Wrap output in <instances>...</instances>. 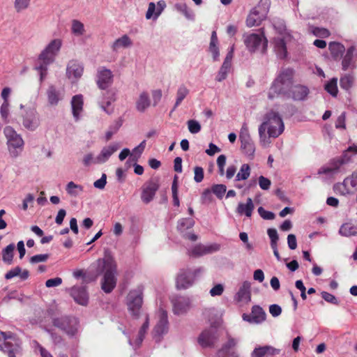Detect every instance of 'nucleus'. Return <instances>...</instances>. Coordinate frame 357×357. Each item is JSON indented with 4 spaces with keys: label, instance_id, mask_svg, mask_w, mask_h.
I'll return each mask as SVG.
<instances>
[{
    "label": "nucleus",
    "instance_id": "4d7b16f0",
    "mask_svg": "<svg viewBox=\"0 0 357 357\" xmlns=\"http://www.w3.org/2000/svg\"><path fill=\"white\" fill-rule=\"evenodd\" d=\"M194 180L197 183H200L204 179V169L201 167H195L194 169Z\"/></svg>",
    "mask_w": 357,
    "mask_h": 357
},
{
    "label": "nucleus",
    "instance_id": "2f4dec72",
    "mask_svg": "<svg viewBox=\"0 0 357 357\" xmlns=\"http://www.w3.org/2000/svg\"><path fill=\"white\" fill-rule=\"evenodd\" d=\"M151 105L149 94L142 92L136 102V108L140 112H144Z\"/></svg>",
    "mask_w": 357,
    "mask_h": 357
},
{
    "label": "nucleus",
    "instance_id": "cd10ccee",
    "mask_svg": "<svg viewBox=\"0 0 357 357\" xmlns=\"http://www.w3.org/2000/svg\"><path fill=\"white\" fill-rule=\"evenodd\" d=\"M119 148V144H114L107 147H104L100 155L97 157V162L101 163L106 162L108 158Z\"/></svg>",
    "mask_w": 357,
    "mask_h": 357
},
{
    "label": "nucleus",
    "instance_id": "6ab92c4d",
    "mask_svg": "<svg viewBox=\"0 0 357 357\" xmlns=\"http://www.w3.org/2000/svg\"><path fill=\"white\" fill-rule=\"evenodd\" d=\"M355 51V46L351 45L347 50L344 56L342 55V68L343 70L356 68V59L357 58V54H354Z\"/></svg>",
    "mask_w": 357,
    "mask_h": 357
},
{
    "label": "nucleus",
    "instance_id": "473e14b6",
    "mask_svg": "<svg viewBox=\"0 0 357 357\" xmlns=\"http://www.w3.org/2000/svg\"><path fill=\"white\" fill-rule=\"evenodd\" d=\"M339 234L346 237L357 236V225L350 222L344 223L340 227Z\"/></svg>",
    "mask_w": 357,
    "mask_h": 357
},
{
    "label": "nucleus",
    "instance_id": "37998d69",
    "mask_svg": "<svg viewBox=\"0 0 357 357\" xmlns=\"http://www.w3.org/2000/svg\"><path fill=\"white\" fill-rule=\"evenodd\" d=\"M195 222L192 218H182L178 222L177 228L180 231L183 232L186 229L192 228Z\"/></svg>",
    "mask_w": 357,
    "mask_h": 357
},
{
    "label": "nucleus",
    "instance_id": "aec40b11",
    "mask_svg": "<svg viewBox=\"0 0 357 357\" xmlns=\"http://www.w3.org/2000/svg\"><path fill=\"white\" fill-rule=\"evenodd\" d=\"M280 353V349L271 345L258 346L251 353L250 357H272Z\"/></svg>",
    "mask_w": 357,
    "mask_h": 357
},
{
    "label": "nucleus",
    "instance_id": "58836bf2",
    "mask_svg": "<svg viewBox=\"0 0 357 357\" xmlns=\"http://www.w3.org/2000/svg\"><path fill=\"white\" fill-rule=\"evenodd\" d=\"M66 190L69 195L75 197L83 191V187L73 181H70L66 185Z\"/></svg>",
    "mask_w": 357,
    "mask_h": 357
},
{
    "label": "nucleus",
    "instance_id": "864d4df0",
    "mask_svg": "<svg viewBox=\"0 0 357 357\" xmlns=\"http://www.w3.org/2000/svg\"><path fill=\"white\" fill-rule=\"evenodd\" d=\"M49 257L50 255L48 254L36 255L30 258V263L37 264L40 262H44L49 259Z\"/></svg>",
    "mask_w": 357,
    "mask_h": 357
},
{
    "label": "nucleus",
    "instance_id": "de8ad7c7",
    "mask_svg": "<svg viewBox=\"0 0 357 357\" xmlns=\"http://www.w3.org/2000/svg\"><path fill=\"white\" fill-rule=\"evenodd\" d=\"M227 187L224 184H215L211 188V192L215 194L217 197L221 199L225 194Z\"/></svg>",
    "mask_w": 357,
    "mask_h": 357
},
{
    "label": "nucleus",
    "instance_id": "603ef678",
    "mask_svg": "<svg viewBox=\"0 0 357 357\" xmlns=\"http://www.w3.org/2000/svg\"><path fill=\"white\" fill-rule=\"evenodd\" d=\"M245 298V282H244L240 287L238 291L236 293L234 300L236 303L242 302Z\"/></svg>",
    "mask_w": 357,
    "mask_h": 357
},
{
    "label": "nucleus",
    "instance_id": "69168bd1",
    "mask_svg": "<svg viewBox=\"0 0 357 357\" xmlns=\"http://www.w3.org/2000/svg\"><path fill=\"white\" fill-rule=\"evenodd\" d=\"M271 184V182L268 178H267L263 176H259V185L262 190L269 189Z\"/></svg>",
    "mask_w": 357,
    "mask_h": 357
},
{
    "label": "nucleus",
    "instance_id": "0eeeda50",
    "mask_svg": "<svg viewBox=\"0 0 357 357\" xmlns=\"http://www.w3.org/2000/svg\"><path fill=\"white\" fill-rule=\"evenodd\" d=\"M203 269L202 268L191 269H181L176 278V287L178 289H187L190 287L195 278L199 275Z\"/></svg>",
    "mask_w": 357,
    "mask_h": 357
},
{
    "label": "nucleus",
    "instance_id": "dca6fc26",
    "mask_svg": "<svg viewBox=\"0 0 357 357\" xmlns=\"http://www.w3.org/2000/svg\"><path fill=\"white\" fill-rule=\"evenodd\" d=\"M167 313L165 310H160V319L153 329V337L156 341H160L162 335L168 331Z\"/></svg>",
    "mask_w": 357,
    "mask_h": 357
},
{
    "label": "nucleus",
    "instance_id": "2eb2a0df",
    "mask_svg": "<svg viewBox=\"0 0 357 357\" xmlns=\"http://www.w3.org/2000/svg\"><path fill=\"white\" fill-rule=\"evenodd\" d=\"M220 248V245L217 243H213L208 245L197 244L188 251V255L193 257H199L218 251Z\"/></svg>",
    "mask_w": 357,
    "mask_h": 357
},
{
    "label": "nucleus",
    "instance_id": "e2e57ef3",
    "mask_svg": "<svg viewBox=\"0 0 357 357\" xmlns=\"http://www.w3.org/2000/svg\"><path fill=\"white\" fill-rule=\"evenodd\" d=\"M269 312L273 317H277L282 313V308L277 304H273L269 306Z\"/></svg>",
    "mask_w": 357,
    "mask_h": 357
},
{
    "label": "nucleus",
    "instance_id": "c03bdc74",
    "mask_svg": "<svg viewBox=\"0 0 357 357\" xmlns=\"http://www.w3.org/2000/svg\"><path fill=\"white\" fill-rule=\"evenodd\" d=\"M9 337L8 335L4 332L0 331V349L3 350L5 353L8 354V352L6 351L7 349L6 347L12 349L15 346H18L17 344L12 345L9 342H6V340Z\"/></svg>",
    "mask_w": 357,
    "mask_h": 357
},
{
    "label": "nucleus",
    "instance_id": "f3484780",
    "mask_svg": "<svg viewBox=\"0 0 357 357\" xmlns=\"http://www.w3.org/2000/svg\"><path fill=\"white\" fill-rule=\"evenodd\" d=\"M158 188L159 184L157 181L151 180L146 183L142 187L141 194V199L142 202L145 204H149L151 202L155 197V195Z\"/></svg>",
    "mask_w": 357,
    "mask_h": 357
},
{
    "label": "nucleus",
    "instance_id": "72a5a7b5",
    "mask_svg": "<svg viewBox=\"0 0 357 357\" xmlns=\"http://www.w3.org/2000/svg\"><path fill=\"white\" fill-rule=\"evenodd\" d=\"M275 51L278 57L284 59L287 56L286 43L283 38H278L275 39L274 42Z\"/></svg>",
    "mask_w": 357,
    "mask_h": 357
},
{
    "label": "nucleus",
    "instance_id": "7c9ffc66",
    "mask_svg": "<svg viewBox=\"0 0 357 357\" xmlns=\"http://www.w3.org/2000/svg\"><path fill=\"white\" fill-rule=\"evenodd\" d=\"M83 73V67L75 61H71L67 67V74L69 77L79 78Z\"/></svg>",
    "mask_w": 357,
    "mask_h": 357
},
{
    "label": "nucleus",
    "instance_id": "f704fd0d",
    "mask_svg": "<svg viewBox=\"0 0 357 357\" xmlns=\"http://www.w3.org/2000/svg\"><path fill=\"white\" fill-rule=\"evenodd\" d=\"M355 77L353 73H347L341 76L340 85L342 89L349 91L354 85Z\"/></svg>",
    "mask_w": 357,
    "mask_h": 357
},
{
    "label": "nucleus",
    "instance_id": "f257e3e1",
    "mask_svg": "<svg viewBox=\"0 0 357 357\" xmlns=\"http://www.w3.org/2000/svg\"><path fill=\"white\" fill-rule=\"evenodd\" d=\"M97 275H102L101 289L106 294L111 293L116 286L117 264L109 252H105L104 257L96 261Z\"/></svg>",
    "mask_w": 357,
    "mask_h": 357
},
{
    "label": "nucleus",
    "instance_id": "0e129e2a",
    "mask_svg": "<svg viewBox=\"0 0 357 357\" xmlns=\"http://www.w3.org/2000/svg\"><path fill=\"white\" fill-rule=\"evenodd\" d=\"M318 173L319 174H326V176H332L333 175L337 174L335 172H333V169L331 168V167H330V165L328 164L321 167L319 169Z\"/></svg>",
    "mask_w": 357,
    "mask_h": 357
},
{
    "label": "nucleus",
    "instance_id": "ea45409f",
    "mask_svg": "<svg viewBox=\"0 0 357 357\" xmlns=\"http://www.w3.org/2000/svg\"><path fill=\"white\" fill-rule=\"evenodd\" d=\"M324 89L332 96L336 97L338 93L337 79L336 77L332 78L325 84Z\"/></svg>",
    "mask_w": 357,
    "mask_h": 357
},
{
    "label": "nucleus",
    "instance_id": "f8f14e48",
    "mask_svg": "<svg viewBox=\"0 0 357 357\" xmlns=\"http://www.w3.org/2000/svg\"><path fill=\"white\" fill-rule=\"evenodd\" d=\"M114 75L112 72L105 67H100L98 69L96 75V84L101 90H106L113 83Z\"/></svg>",
    "mask_w": 357,
    "mask_h": 357
},
{
    "label": "nucleus",
    "instance_id": "774afa93",
    "mask_svg": "<svg viewBox=\"0 0 357 357\" xmlns=\"http://www.w3.org/2000/svg\"><path fill=\"white\" fill-rule=\"evenodd\" d=\"M61 283L62 279L61 278L56 277L47 280L45 282V285L47 287H54L59 286Z\"/></svg>",
    "mask_w": 357,
    "mask_h": 357
},
{
    "label": "nucleus",
    "instance_id": "a211bd4d",
    "mask_svg": "<svg viewBox=\"0 0 357 357\" xmlns=\"http://www.w3.org/2000/svg\"><path fill=\"white\" fill-rule=\"evenodd\" d=\"M23 126L28 130H36L39 124V116L36 109H29L23 116Z\"/></svg>",
    "mask_w": 357,
    "mask_h": 357
},
{
    "label": "nucleus",
    "instance_id": "ddd939ff",
    "mask_svg": "<svg viewBox=\"0 0 357 357\" xmlns=\"http://www.w3.org/2000/svg\"><path fill=\"white\" fill-rule=\"evenodd\" d=\"M335 189L344 195L357 190V170L354 171L351 176L345 178L342 183L337 184Z\"/></svg>",
    "mask_w": 357,
    "mask_h": 357
},
{
    "label": "nucleus",
    "instance_id": "6e6552de",
    "mask_svg": "<svg viewBox=\"0 0 357 357\" xmlns=\"http://www.w3.org/2000/svg\"><path fill=\"white\" fill-rule=\"evenodd\" d=\"M52 324L70 336H74L77 332L78 320L75 317L63 316L54 318Z\"/></svg>",
    "mask_w": 357,
    "mask_h": 357
},
{
    "label": "nucleus",
    "instance_id": "09e8293b",
    "mask_svg": "<svg viewBox=\"0 0 357 357\" xmlns=\"http://www.w3.org/2000/svg\"><path fill=\"white\" fill-rule=\"evenodd\" d=\"M72 32L74 34L77 35V36L82 35L84 32V24L81 22H79L77 20H73V22H72Z\"/></svg>",
    "mask_w": 357,
    "mask_h": 357
},
{
    "label": "nucleus",
    "instance_id": "412c9836",
    "mask_svg": "<svg viewBox=\"0 0 357 357\" xmlns=\"http://www.w3.org/2000/svg\"><path fill=\"white\" fill-rule=\"evenodd\" d=\"M266 319V314L259 305H254L250 314H247V321L254 324H261Z\"/></svg>",
    "mask_w": 357,
    "mask_h": 357
},
{
    "label": "nucleus",
    "instance_id": "4468645a",
    "mask_svg": "<svg viewBox=\"0 0 357 357\" xmlns=\"http://www.w3.org/2000/svg\"><path fill=\"white\" fill-rule=\"evenodd\" d=\"M350 153L357 154V145L353 144L349 146L348 149L344 151L342 158L334 159L331 162L328 163L330 167H331V168L333 169V172L337 174L342 172V165L350 160Z\"/></svg>",
    "mask_w": 357,
    "mask_h": 357
},
{
    "label": "nucleus",
    "instance_id": "a18cd8bd",
    "mask_svg": "<svg viewBox=\"0 0 357 357\" xmlns=\"http://www.w3.org/2000/svg\"><path fill=\"white\" fill-rule=\"evenodd\" d=\"M148 328H149V317H148V316H146V321L142 326L141 328L139 329V333H138V337L135 341V344L137 347H139L140 344H142V342L144 338L145 333H146V331L148 330Z\"/></svg>",
    "mask_w": 357,
    "mask_h": 357
},
{
    "label": "nucleus",
    "instance_id": "f03ea898",
    "mask_svg": "<svg viewBox=\"0 0 357 357\" xmlns=\"http://www.w3.org/2000/svg\"><path fill=\"white\" fill-rule=\"evenodd\" d=\"M284 129V126L280 116L275 112H268L264 116V121L259 128L261 143L266 146L271 143L270 138H276L280 135Z\"/></svg>",
    "mask_w": 357,
    "mask_h": 357
},
{
    "label": "nucleus",
    "instance_id": "5fc2aeb1",
    "mask_svg": "<svg viewBox=\"0 0 357 357\" xmlns=\"http://www.w3.org/2000/svg\"><path fill=\"white\" fill-rule=\"evenodd\" d=\"M259 215L264 220H273L275 218V214L271 211H266L263 207L258 208Z\"/></svg>",
    "mask_w": 357,
    "mask_h": 357
},
{
    "label": "nucleus",
    "instance_id": "13d9d810",
    "mask_svg": "<svg viewBox=\"0 0 357 357\" xmlns=\"http://www.w3.org/2000/svg\"><path fill=\"white\" fill-rule=\"evenodd\" d=\"M8 357H19L22 356V349L20 346H15L12 349L6 347Z\"/></svg>",
    "mask_w": 357,
    "mask_h": 357
},
{
    "label": "nucleus",
    "instance_id": "9d476101",
    "mask_svg": "<svg viewBox=\"0 0 357 357\" xmlns=\"http://www.w3.org/2000/svg\"><path fill=\"white\" fill-rule=\"evenodd\" d=\"M143 287H137L135 289L131 290L128 295V306L130 313L138 317L142 305Z\"/></svg>",
    "mask_w": 357,
    "mask_h": 357
},
{
    "label": "nucleus",
    "instance_id": "c756f323",
    "mask_svg": "<svg viewBox=\"0 0 357 357\" xmlns=\"http://www.w3.org/2000/svg\"><path fill=\"white\" fill-rule=\"evenodd\" d=\"M15 276H20L22 280H26L29 277V271L26 269L22 271L20 266H16L6 273L5 278L10 280Z\"/></svg>",
    "mask_w": 357,
    "mask_h": 357
},
{
    "label": "nucleus",
    "instance_id": "393cba45",
    "mask_svg": "<svg viewBox=\"0 0 357 357\" xmlns=\"http://www.w3.org/2000/svg\"><path fill=\"white\" fill-rule=\"evenodd\" d=\"M105 91L102 93V99L100 102V105L105 112L109 114L110 112L107 109V107L112 102L116 100V91L112 89H107Z\"/></svg>",
    "mask_w": 357,
    "mask_h": 357
},
{
    "label": "nucleus",
    "instance_id": "e433bc0d",
    "mask_svg": "<svg viewBox=\"0 0 357 357\" xmlns=\"http://www.w3.org/2000/svg\"><path fill=\"white\" fill-rule=\"evenodd\" d=\"M48 102L52 105H56L60 100L59 92L54 86H49L47 91Z\"/></svg>",
    "mask_w": 357,
    "mask_h": 357
},
{
    "label": "nucleus",
    "instance_id": "8fccbe9b",
    "mask_svg": "<svg viewBox=\"0 0 357 357\" xmlns=\"http://www.w3.org/2000/svg\"><path fill=\"white\" fill-rule=\"evenodd\" d=\"M31 0H15L14 7L17 13L26 9L30 4Z\"/></svg>",
    "mask_w": 357,
    "mask_h": 357
},
{
    "label": "nucleus",
    "instance_id": "3c124183",
    "mask_svg": "<svg viewBox=\"0 0 357 357\" xmlns=\"http://www.w3.org/2000/svg\"><path fill=\"white\" fill-rule=\"evenodd\" d=\"M189 131L192 134H196L201 130L200 124L195 120H189L188 121Z\"/></svg>",
    "mask_w": 357,
    "mask_h": 357
},
{
    "label": "nucleus",
    "instance_id": "bf43d9fd",
    "mask_svg": "<svg viewBox=\"0 0 357 357\" xmlns=\"http://www.w3.org/2000/svg\"><path fill=\"white\" fill-rule=\"evenodd\" d=\"M321 297L323 298V299H324L326 301L330 303L335 305L338 304V301L336 297L330 293L323 291L321 292Z\"/></svg>",
    "mask_w": 357,
    "mask_h": 357
},
{
    "label": "nucleus",
    "instance_id": "b1692460",
    "mask_svg": "<svg viewBox=\"0 0 357 357\" xmlns=\"http://www.w3.org/2000/svg\"><path fill=\"white\" fill-rule=\"evenodd\" d=\"M310 93L309 89L304 85L298 84L294 86L290 89V96L294 100H304L307 97Z\"/></svg>",
    "mask_w": 357,
    "mask_h": 357
},
{
    "label": "nucleus",
    "instance_id": "4c0bfd02",
    "mask_svg": "<svg viewBox=\"0 0 357 357\" xmlns=\"http://www.w3.org/2000/svg\"><path fill=\"white\" fill-rule=\"evenodd\" d=\"M132 44V40L127 35H123L122 37L116 39L112 45V49L116 51L120 47H128Z\"/></svg>",
    "mask_w": 357,
    "mask_h": 357
},
{
    "label": "nucleus",
    "instance_id": "052dcab7",
    "mask_svg": "<svg viewBox=\"0 0 357 357\" xmlns=\"http://www.w3.org/2000/svg\"><path fill=\"white\" fill-rule=\"evenodd\" d=\"M107 183V176L105 174H102L100 178L98 179L93 183V185L95 188L98 189H103L105 187Z\"/></svg>",
    "mask_w": 357,
    "mask_h": 357
},
{
    "label": "nucleus",
    "instance_id": "680f3d73",
    "mask_svg": "<svg viewBox=\"0 0 357 357\" xmlns=\"http://www.w3.org/2000/svg\"><path fill=\"white\" fill-rule=\"evenodd\" d=\"M224 291V287L221 284L215 285L211 290L210 294L211 296H220Z\"/></svg>",
    "mask_w": 357,
    "mask_h": 357
},
{
    "label": "nucleus",
    "instance_id": "c9c22d12",
    "mask_svg": "<svg viewBox=\"0 0 357 357\" xmlns=\"http://www.w3.org/2000/svg\"><path fill=\"white\" fill-rule=\"evenodd\" d=\"M15 248V245L11 243L7 245L2 251V260L8 265L13 264Z\"/></svg>",
    "mask_w": 357,
    "mask_h": 357
},
{
    "label": "nucleus",
    "instance_id": "1a4fd4ad",
    "mask_svg": "<svg viewBox=\"0 0 357 357\" xmlns=\"http://www.w3.org/2000/svg\"><path fill=\"white\" fill-rule=\"evenodd\" d=\"M267 47V40L264 33L258 30L257 33H253L247 38V49L250 52H265Z\"/></svg>",
    "mask_w": 357,
    "mask_h": 357
},
{
    "label": "nucleus",
    "instance_id": "338daca9",
    "mask_svg": "<svg viewBox=\"0 0 357 357\" xmlns=\"http://www.w3.org/2000/svg\"><path fill=\"white\" fill-rule=\"evenodd\" d=\"M345 119H346V116H345V113L344 112H342L337 119L336 121H335V128H341V129H344L346 126H345Z\"/></svg>",
    "mask_w": 357,
    "mask_h": 357
},
{
    "label": "nucleus",
    "instance_id": "6e6d98bb",
    "mask_svg": "<svg viewBox=\"0 0 357 357\" xmlns=\"http://www.w3.org/2000/svg\"><path fill=\"white\" fill-rule=\"evenodd\" d=\"M267 234L271 239V245H277L278 241V235L275 229L270 228L267 231Z\"/></svg>",
    "mask_w": 357,
    "mask_h": 357
},
{
    "label": "nucleus",
    "instance_id": "20e7f679",
    "mask_svg": "<svg viewBox=\"0 0 357 357\" xmlns=\"http://www.w3.org/2000/svg\"><path fill=\"white\" fill-rule=\"evenodd\" d=\"M294 71L291 68L282 70L273 82L271 91L284 96H290V89L294 82Z\"/></svg>",
    "mask_w": 357,
    "mask_h": 357
},
{
    "label": "nucleus",
    "instance_id": "7ed1b4c3",
    "mask_svg": "<svg viewBox=\"0 0 357 357\" xmlns=\"http://www.w3.org/2000/svg\"><path fill=\"white\" fill-rule=\"evenodd\" d=\"M61 47V41L59 39L52 40L38 56L39 65L36 69L39 71L40 80L42 81L47 75V66L53 63L55 56Z\"/></svg>",
    "mask_w": 357,
    "mask_h": 357
},
{
    "label": "nucleus",
    "instance_id": "c85d7f7f",
    "mask_svg": "<svg viewBox=\"0 0 357 357\" xmlns=\"http://www.w3.org/2000/svg\"><path fill=\"white\" fill-rule=\"evenodd\" d=\"M328 48L333 58L338 60L342 58L343 53L345 52V47L343 45L337 42H331L328 45Z\"/></svg>",
    "mask_w": 357,
    "mask_h": 357
},
{
    "label": "nucleus",
    "instance_id": "bb28decb",
    "mask_svg": "<svg viewBox=\"0 0 357 357\" xmlns=\"http://www.w3.org/2000/svg\"><path fill=\"white\" fill-rule=\"evenodd\" d=\"M236 342L234 339H229L221 349L217 353V357H238L234 351Z\"/></svg>",
    "mask_w": 357,
    "mask_h": 357
},
{
    "label": "nucleus",
    "instance_id": "5701e85b",
    "mask_svg": "<svg viewBox=\"0 0 357 357\" xmlns=\"http://www.w3.org/2000/svg\"><path fill=\"white\" fill-rule=\"evenodd\" d=\"M70 295L77 303L82 305H87L89 297L85 287H73L70 290Z\"/></svg>",
    "mask_w": 357,
    "mask_h": 357
},
{
    "label": "nucleus",
    "instance_id": "79ce46f5",
    "mask_svg": "<svg viewBox=\"0 0 357 357\" xmlns=\"http://www.w3.org/2000/svg\"><path fill=\"white\" fill-rule=\"evenodd\" d=\"M308 31L314 36L320 38H327L330 36V31L325 28L310 26L308 28Z\"/></svg>",
    "mask_w": 357,
    "mask_h": 357
},
{
    "label": "nucleus",
    "instance_id": "49530a36",
    "mask_svg": "<svg viewBox=\"0 0 357 357\" xmlns=\"http://www.w3.org/2000/svg\"><path fill=\"white\" fill-rule=\"evenodd\" d=\"M231 66L227 65V63H223L217 76L215 79L218 82H222L224 79H225L227 77L228 73L229 72Z\"/></svg>",
    "mask_w": 357,
    "mask_h": 357
},
{
    "label": "nucleus",
    "instance_id": "a878e982",
    "mask_svg": "<svg viewBox=\"0 0 357 357\" xmlns=\"http://www.w3.org/2000/svg\"><path fill=\"white\" fill-rule=\"evenodd\" d=\"M83 96L81 94L75 95L71 100L73 115L76 121L79 118V114L83 109Z\"/></svg>",
    "mask_w": 357,
    "mask_h": 357
},
{
    "label": "nucleus",
    "instance_id": "9b49d317",
    "mask_svg": "<svg viewBox=\"0 0 357 357\" xmlns=\"http://www.w3.org/2000/svg\"><path fill=\"white\" fill-rule=\"evenodd\" d=\"M218 329L211 326L208 329L204 330L198 337V343L203 348L212 347L217 342L219 337Z\"/></svg>",
    "mask_w": 357,
    "mask_h": 357
},
{
    "label": "nucleus",
    "instance_id": "423d86ee",
    "mask_svg": "<svg viewBox=\"0 0 357 357\" xmlns=\"http://www.w3.org/2000/svg\"><path fill=\"white\" fill-rule=\"evenodd\" d=\"M270 0H260L257 6L255 7L247 17V26L259 25L266 17L270 8Z\"/></svg>",
    "mask_w": 357,
    "mask_h": 357
},
{
    "label": "nucleus",
    "instance_id": "4be33fe9",
    "mask_svg": "<svg viewBox=\"0 0 357 357\" xmlns=\"http://www.w3.org/2000/svg\"><path fill=\"white\" fill-rule=\"evenodd\" d=\"M173 311L176 314L185 313L190 308V300L183 296H176L172 298Z\"/></svg>",
    "mask_w": 357,
    "mask_h": 357
},
{
    "label": "nucleus",
    "instance_id": "a19ab883",
    "mask_svg": "<svg viewBox=\"0 0 357 357\" xmlns=\"http://www.w3.org/2000/svg\"><path fill=\"white\" fill-rule=\"evenodd\" d=\"M189 90L187 89V87L184 85H181L178 87L177 92H176V100L174 105V109L176 108L182 101L184 100V98L188 95Z\"/></svg>",
    "mask_w": 357,
    "mask_h": 357
},
{
    "label": "nucleus",
    "instance_id": "39448f33",
    "mask_svg": "<svg viewBox=\"0 0 357 357\" xmlns=\"http://www.w3.org/2000/svg\"><path fill=\"white\" fill-rule=\"evenodd\" d=\"M3 132L7 139L10 154L12 157L16 158L23 149L24 141L20 135L17 134L10 126H6Z\"/></svg>",
    "mask_w": 357,
    "mask_h": 357
}]
</instances>
